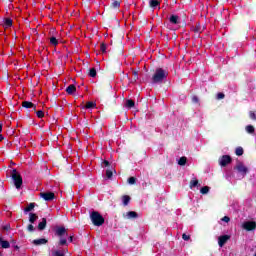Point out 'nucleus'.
I'll list each match as a JSON object with an SVG mask.
<instances>
[{
    "label": "nucleus",
    "mask_w": 256,
    "mask_h": 256,
    "mask_svg": "<svg viewBox=\"0 0 256 256\" xmlns=\"http://www.w3.org/2000/svg\"><path fill=\"white\" fill-rule=\"evenodd\" d=\"M249 117H250V119H252L253 121H256V114H255V112H253V111L249 112Z\"/></svg>",
    "instance_id": "obj_32"
},
{
    "label": "nucleus",
    "mask_w": 256,
    "mask_h": 256,
    "mask_svg": "<svg viewBox=\"0 0 256 256\" xmlns=\"http://www.w3.org/2000/svg\"><path fill=\"white\" fill-rule=\"evenodd\" d=\"M182 239H183L184 241H189V239H191V236H189V235H187V234H183V235H182Z\"/></svg>",
    "instance_id": "obj_39"
},
{
    "label": "nucleus",
    "mask_w": 256,
    "mask_h": 256,
    "mask_svg": "<svg viewBox=\"0 0 256 256\" xmlns=\"http://www.w3.org/2000/svg\"><path fill=\"white\" fill-rule=\"evenodd\" d=\"M126 107H128V109H131V107H135V102L133 100H127Z\"/></svg>",
    "instance_id": "obj_21"
},
{
    "label": "nucleus",
    "mask_w": 256,
    "mask_h": 256,
    "mask_svg": "<svg viewBox=\"0 0 256 256\" xmlns=\"http://www.w3.org/2000/svg\"><path fill=\"white\" fill-rule=\"evenodd\" d=\"M93 107H95V103L93 102L86 103V109H93Z\"/></svg>",
    "instance_id": "obj_31"
},
{
    "label": "nucleus",
    "mask_w": 256,
    "mask_h": 256,
    "mask_svg": "<svg viewBox=\"0 0 256 256\" xmlns=\"http://www.w3.org/2000/svg\"><path fill=\"white\" fill-rule=\"evenodd\" d=\"M131 201V197L129 195L122 196V202L125 207L129 205V202Z\"/></svg>",
    "instance_id": "obj_13"
},
{
    "label": "nucleus",
    "mask_w": 256,
    "mask_h": 256,
    "mask_svg": "<svg viewBox=\"0 0 256 256\" xmlns=\"http://www.w3.org/2000/svg\"><path fill=\"white\" fill-rule=\"evenodd\" d=\"M40 197H42L44 201H53L55 194L53 192H42L40 193Z\"/></svg>",
    "instance_id": "obj_6"
},
{
    "label": "nucleus",
    "mask_w": 256,
    "mask_h": 256,
    "mask_svg": "<svg viewBox=\"0 0 256 256\" xmlns=\"http://www.w3.org/2000/svg\"><path fill=\"white\" fill-rule=\"evenodd\" d=\"M37 117H39V119H42V117H44V113L43 111L39 110L37 113H36Z\"/></svg>",
    "instance_id": "obj_35"
},
{
    "label": "nucleus",
    "mask_w": 256,
    "mask_h": 256,
    "mask_svg": "<svg viewBox=\"0 0 256 256\" xmlns=\"http://www.w3.org/2000/svg\"><path fill=\"white\" fill-rule=\"evenodd\" d=\"M221 221H223L224 223H229V221H231V218H229L228 216H224Z\"/></svg>",
    "instance_id": "obj_36"
},
{
    "label": "nucleus",
    "mask_w": 256,
    "mask_h": 256,
    "mask_svg": "<svg viewBox=\"0 0 256 256\" xmlns=\"http://www.w3.org/2000/svg\"><path fill=\"white\" fill-rule=\"evenodd\" d=\"M22 106L25 107L26 109H31V108L34 107V104L31 103V102H28V101H24V102L22 103Z\"/></svg>",
    "instance_id": "obj_18"
},
{
    "label": "nucleus",
    "mask_w": 256,
    "mask_h": 256,
    "mask_svg": "<svg viewBox=\"0 0 256 256\" xmlns=\"http://www.w3.org/2000/svg\"><path fill=\"white\" fill-rule=\"evenodd\" d=\"M235 171L241 175V177H245L247 173H249V168L245 166V164L241 161H238L236 163V166L234 167Z\"/></svg>",
    "instance_id": "obj_4"
},
{
    "label": "nucleus",
    "mask_w": 256,
    "mask_h": 256,
    "mask_svg": "<svg viewBox=\"0 0 256 256\" xmlns=\"http://www.w3.org/2000/svg\"><path fill=\"white\" fill-rule=\"evenodd\" d=\"M47 227V219L43 218L42 221L38 224L39 231H43Z\"/></svg>",
    "instance_id": "obj_12"
},
{
    "label": "nucleus",
    "mask_w": 256,
    "mask_h": 256,
    "mask_svg": "<svg viewBox=\"0 0 256 256\" xmlns=\"http://www.w3.org/2000/svg\"><path fill=\"white\" fill-rule=\"evenodd\" d=\"M0 246L2 249H9L11 247V244L7 240H3V238L0 236Z\"/></svg>",
    "instance_id": "obj_10"
},
{
    "label": "nucleus",
    "mask_w": 256,
    "mask_h": 256,
    "mask_svg": "<svg viewBox=\"0 0 256 256\" xmlns=\"http://www.w3.org/2000/svg\"><path fill=\"white\" fill-rule=\"evenodd\" d=\"M52 256H65V255L63 254V252H61V251H59V250H56V251H54V252L52 253Z\"/></svg>",
    "instance_id": "obj_30"
},
{
    "label": "nucleus",
    "mask_w": 256,
    "mask_h": 256,
    "mask_svg": "<svg viewBox=\"0 0 256 256\" xmlns=\"http://www.w3.org/2000/svg\"><path fill=\"white\" fill-rule=\"evenodd\" d=\"M37 219H39V216H37V214H34V213L29 214L30 223H35Z\"/></svg>",
    "instance_id": "obj_16"
},
{
    "label": "nucleus",
    "mask_w": 256,
    "mask_h": 256,
    "mask_svg": "<svg viewBox=\"0 0 256 256\" xmlns=\"http://www.w3.org/2000/svg\"><path fill=\"white\" fill-rule=\"evenodd\" d=\"M210 189H211V188H209V186H204V187H202V188L200 189V193H201L202 195H207V193H209Z\"/></svg>",
    "instance_id": "obj_20"
},
{
    "label": "nucleus",
    "mask_w": 256,
    "mask_h": 256,
    "mask_svg": "<svg viewBox=\"0 0 256 256\" xmlns=\"http://www.w3.org/2000/svg\"><path fill=\"white\" fill-rule=\"evenodd\" d=\"M177 21H179L178 16L173 15V16L170 17V22L174 23V25H176Z\"/></svg>",
    "instance_id": "obj_27"
},
{
    "label": "nucleus",
    "mask_w": 256,
    "mask_h": 256,
    "mask_svg": "<svg viewBox=\"0 0 256 256\" xmlns=\"http://www.w3.org/2000/svg\"><path fill=\"white\" fill-rule=\"evenodd\" d=\"M235 153L238 157H241L243 155V148L242 147H237L235 150Z\"/></svg>",
    "instance_id": "obj_23"
},
{
    "label": "nucleus",
    "mask_w": 256,
    "mask_h": 256,
    "mask_svg": "<svg viewBox=\"0 0 256 256\" xmlns=\"http://www.w3.org/2000/svg\"><path fill=\"white\" fill-rule=\"evenodd\" d=\"M197 185H199V180L198 179H192L190 181V189H193V187H197Z\"/></svg>",
    "instance_id": "obj_19"
},
{
    "label": "nucleus",
    "mask_w": 256,
    "mask_h": 256,
    "mask_svg": "<svg viewBox=\"0 0 256 256\" xmlns=\"http://www.w3.org/2000/svg\"><path fill=\"white\" fill-rule=\"evenodd\" d=\"M100 49L102 53H105L107 51V46L105 44H101Z\"/></svg>",
    "instance_id": "obj_38"
},
{
    "label": "nucleus",
    "mask_w": 256,
    "mask_h": 256,
    "mask_svg": "<svg viewBox=\"0 0 256 256\" xmlns=\"http://www.w3.org/2000/svg\"><path fill=\"white\" fill-rule=\"evenodd\" d=\"M169 73L163 68H157L154 75L152 76L153 83H163L164 79H167Z\"/></svg>",
    "instance_id": "obj_1"
},
{
    "label": "nucleus",
    "mask_w": 256,
    "mask_h": 256,
    "mask_svg": "<svg viewBox=\"0 0 256 256\" xmlns=\"http://www.w3.org/2000/svg\"><path fill=\"white\" fill-rule=\"evenodd\" d=\"M133 75H134V79H135V80L139 78V74H138L137 71H134V72H133Z\"/></svg>",
    "instance_id": "obj_43"
},
{
    "label": "nucleus",
    "mask_w": 256,
    "mask_h": 256,
    "mask_svg": "<svg viewBox=\"0 0 256 256\" xmlns=\"http://www.w3.org/2000/svg\"><path fill=\"white\" fill-rule=\"evenodd\" d=\"M187 163V157H181L178 161V165H185Z\"/></svg>",
    "instance_id": "obj_24"
},
{
    "label": "nucleus",
    "mask_w": 256,
    "mask_h": 256,
    "mask_svg": "<svg viewBox=\"0 0 256 256\" xmlns=\"http://www.w3.org/2000/svg\"><path fill=\"white\" fill-rule=\"evenodd\" d=\"M75 91H77V88L75 87V85H69L66 88V92L68 93V95H73V93H75Z\"/></svg>",
    "instance_id": "obj_11"
},
{
    "label": "nucleus",
    "mask_w": 256,
    "mask_h": 256,
    "mask_svg": "<svg viewBox=\"0 0 256 256\" xmlns=\"http://www.w3.org/2000/svg\"><path fill=\"white\" fill-rule=\"evenodd\" d=\"M27 230L30 232H33V231H35V227L32 224H30V225H28Z\"/></svg>",
    "instance_id": "obj_40"
},
{
    "label": "nucleus",
    "mask_w": 256,
    "mask_h": 256,
    "mask_svg": "<svg viewBox=\"0 0 256 256\" xmlns=\"http://www.w3.org/2000/svg\"><path fill=\"white\" fill-rule=\"evenodd\" d=\"M65 243H67V240H66V239H61V240H60V245H65Z\"/></svg>",
    "instance_id": "obj_44"
},
{
    "label": "nucleus",
    "mask_w": 256,
    "mask_h": 256,
    "mask_svg": "<svg viewBox=\"0 0 256 256\" xmlns=\"http://www.w3.org/2000/svg\"><path fill=\"white\" fill-rule=\"evenodd\" d=\"M193 103H199V98L197 96L192 97Z\"/></svg>",
    "instance_id": "obj_42"
},
{
    "label": "nucleus",
    "mask_w": 256,
    "mask_h": 256,
    "mask_svg": "<svg viewBox=\"0 0 256 256\" xmlns=\"http://www.w3.org/2000/svg\"><path fill=\"white\" fill-rule=\"evenodd\" d=\"M90 219L96 227H101L103 223H105V218L99 214V212H92L90 215Z\"/></svg>",
    "instance_id": "obj_2"
},
{
    "label": "nucleus",
    "mask_w": 256,
    "mask_h": 256,
    "mask_svg": "<svg viewBox=\"0 0 256 256\" xmlns=\"http://www.w3.org/2000/svg\"><path fill=\"white\" fill-rule=\"evenodd\" d=\"M217 99H225V94H223V93H218V94H217Z\"/></svg>",
    "instance_id": "obj_41"
},
{
    "label": "nucleus",
    "mask_w": 256,
    "mask_h": 256,
    "mask_svg": "<svg viewBox=\"0 0 256 256\" xmlns=\"http://www.w3.org/2000/svg\"><path fill=\"white\" fill-rule=\"evenodd\" d=\"M135 181H136L135 177H130V178L128 179L129 185H135Z\"/></svg>",
    "instance_id": "obj_34"
},
{
    "label": "nucleus",
    "mask_w": 256,
    "mask_h": 256,
    "mask_svg": "<svg viewBox=\"0 0 256 256\" xmlns=\"http://www.w3.org/2000/svg\"><path fill=\"white\" fill-rule=\"evenodd\" d=\"M121 4L119 3V1H114L112 3V7H114V9H117V7H119Z\"/></svg>",
    "instance_id": "obj_37"
},
{
    "label": "nucleus",
    "mask_w": 256,
    "mask_h": 256,
    "mask_svg": "<svg viewBox=\"0 0 256 256\" xmlns=\"http://www.w3.org/2000/svg\"><path fill=\"white\" fill-rule=\"evenodd\" d=\"M159 6V1L157 0H150V7L155 8Z\"/></svg>",
    "instance_id": "obj_25"
},
{
    "label": "nucleus",
    "mask_w": 256,
    "mask_h": 256,
    "mask_svg": "<svg viewBox=\"0 0 256 256\" xmlns=\"http://www.w3.org/2000/svg\"><path fill=\"white\" fill-rule=\"evenodd\" d=\"M50 43H51V45H58L59 41L57 40V38L51 37L50 38Z\"/></svg>",
    "instance_id": "obj_28"
},
{
    "label": "nucleus",
    "mask_w": 256,
    "mask_h": 256,
    "mask_svg": "<svg viewBox=\"0 0 256 256\" xmlns=\"http://www.w3.org/2000/svg\"><path fill=\"white\" fill-rule=\"evenodd\" d=\"M89 75L90 77H95L97 75V71L95 70V68L90 69Z\"/></svg>",
    "instance_id": "obj_29"
},
{
    "label": "nucleus",
    "mask_w": 256,
    "mask_h": 256,
    "mask_svg": "<svg viewBox=\"0 0 256 256\" xmlns=\"http://www.w3.org/2000/svg\"><path fill=\"white\" fill-rule=\"evenodd\" d=\"M242 229H244V231H255L256 222L255 221H245L242 223Z\"/></svg>",
    "instance_id": "obj_5"
},
{
    "label": "nucleus",
    "mask_w": 256,
    "mask_h": 256,
    "mask_svg": "<svg viewBox=\"0 0 256 256\" xmlns=\"http://www.w3.org/2000/svg\"><path fill=\"white\" fill-rule=\"evenodd\" d=\"M3 131V125L0 124V133Z\"/></svg>",
    "instance_id": "obj_46"
},
{
    "label": "nucleus",
    "mask_w": 256,
    "mask_h": 256,
    "mask_svg": "<svg viewBox=\"0 0 256 256\" xmlns=\"http://www.w3.org/2000/svg\"><path fill=\"white\" fill-rule=\"evenodd\" d=\"M231 239V236L229 235H222L218 237V245L219 247H223L227 241Z\"/></svg>",
    "instance_id": "obj_7"
},
{
    "label": "nucleus",
    "mask_w": 256,
    "mask_h": 256,
    "mask_svg": "<svg viewBox=\"0 0 256 256\" xmlns=\"http://www.w3.org/2000/svg\"><path fill=\"white\" fill-rule=\"evenodd\" d=\"M231 163V156L224 155L220 159V165L221 167H225V165H229Z\"/></svg>",
    "instance_id": "obj_8"
},
{
    "label": "nucleus",
    "mask_w": 256,
    "mask_h": 256,
    "mask_svg": "<svg viewBox=\"0 0 256 256\" xmlns=\"http://www.w3.org/2000/svg\"><path fill=\"white\" fill-rule=\"evenodd\" d=\"M138 215L135 211H129L126 214H124L125 219H137Z\"/></svg>",
    "instance_id": "obj_9"
},
{
    "label": "nucleus",
    "mask_w": 256,
    "mask_h": 256,
    "mask_svg": "<svg viewBox=\"0 0 256 256\" xmlns=\"http://www.w3.org/2000/svg\"><path fill=\"white\" fill-rule=\"evenodd\" d=\"M104 165H105V167H109V161L105 160Z\"/></svg>",
    "instance_id": "obj_45"
},
{
    "label": "nucleus",
    "mask_w": 256,
    "mask_h": 256,
    "mask_svg": "<svg viewBox=\"0 0 256 256\" xmlns=\"http://www.w3.org/2000/svg\"><path fill=\"white\" fill-rule=\"evenodd\" d=\"M13 25V21L11 19H6L4 21V27H11Z\"/></svg>",
    "instance_id": "obj_26"
},
{
    "label": "nucleus",
    "mask_w": 256,
    "mask_h": 256,
    "mask_svg": "<svg viewBox=\"0 0 256 256\" xmlns=\"http://www.w3.org/2000/svg\"><path fill=\"white\" fill-rule=\"evenodd\" d=\"M106 177H107V179H111V177H113V171L107 170L106 171Z\"/></svg>",
    "instance_id": "obj_33"
},
{
    "label": "nucleus",
    "mask_w": 256,
    "mask_h": 256,
    "mask_svg": "<svg viewBox=\"0 0 256 256\" xmlns=\"http://www.w3.org/2000/svg\"><path fill=\"white\" fill-rule=\"evenodd\" d=\"M246 131L247 133H255V127H253V125H248L246 126Z\"/></svg>",
    "instance_id": "obj_22"
},
{
    "label": "nucleus",
    "mask_w": 256,
    "mask_h": 256,
    "mask_svg": "<svg viewBox=\"0 0 256 256\" xmlns=\"http://www.w3.org/2000/svg\"><path fill=\"white\" fill-rule=\"evenodd\" d=\"M0 141H3V135L0 134Z\"/></svg>",
    "instance_id": "obj_47"
},
{
    "label": "nucleus",
    "mask_w": 256,
    "mask_h": 256,
    "mask_svg": "<svg viewBox=\"0 0 256 256\" xmlns=\"http://www.w3.org/2000/svg\"><path fill=\"white\" fill-rule=\"evenodd\" d=\"M254 256H256V253L254 254Z\"/></svg>",
    "instance_id": "obj_48"
},
{
    "label": "nucleus",
    "mask_w": 256,
    "mask_h": 256,
    "mask_svg": "<svg viewBox=\"0 0 256 256\" xmlns=\"http://www.w3.org/2000/svg\"><path fill=\"white\" fill-rule=\"evenodd\" d=\"M11 177L13 179L16 189H21V185H23V178L21 177V174H19L17 170H13L11 173Z\"/></svg>",
    "instance_id": "obj_3"
},
{
    "label": "nucleus",
    "mask_w": 256,
    "mask_h": 256,
    "mask_svg": "<svg viewBox=\"0 0 256 256\" xmlns=\"http://www.w3.org/2000/svg\"><path fill=\"white\" fill-rule=\"evenodd\" d=\"M34 245H45L47 240L45 238H40L33 241Z\"/></svg>",
    "instance_id": "obj_15"
},
{
    "label": "nucleus",
    "mask_w": 256,
    "mask_h": 256,
    "mask_svg": "<svg viewBox=\"0 0 256 256\" xmlns=\"http://www.w3.org/2000/svg\"><path fill=\"white\" fill-rule=\"evenodd\" d=\"M56 233L57 235H59V237H61L62 235H65V233H67V230L65 229V227H59L56 229Z\"/></svg>",
    "instance_id": "obj_14"
},
{
    "label": "nucleus",
    "mask_w": 256,
    "mask_h": 256,
    "mask_svg": "<svg viewBox=\"0 0 256 256\" xmlns=\"http://www.w3.org/2000/svg\"><path fill=\"white\" fill-rule=\"evenodd\" d=\"M33 209H35V203H30V204L24 209V212H25V213H29V211H33Z\"/></svg>",
    "instance_id": "obj_17"
}]
</instances>
